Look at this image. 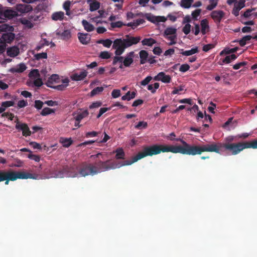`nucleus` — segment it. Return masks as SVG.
I'll return each mask as SVG.
<instances>
[{
  "mask_svg": "<svg viewBox=\"0 0 257 257\" xmlns=\"http://www.w3.org/2000/svg\"><path fill=\"white\" fill-rule=\"evenodd\" d=\"M170 140L180 142L182 145L173 146L155 144L145 147L143 151L134 156L132 160H126L125 164L131 165L146 157L153 156L158 155L161 153L171 152L175 154L180 153L183 155L193 156L192 145L180 138H171Z\"/></svg>",
  "mask_w": 257,
  "mask_h": 257,
  "instance_id": "obj_1",
  "label": "nucleus"
},
{
  "mask_svg": "<svg viewBox=\"0 0 257 257\" xmlns=\"http://www.w3.org/2000/svg\"><path fill=\"white\" fill-rule=\"evenodd\" d=\"M141 40V37L140 36L133 37L130 35L115 39L112 47L115 50V55L113 58L112 64L114 65L117 63H123V57L120 55L124 53L125 49L138 44Z\"/></svg>",
  "mask_w": 257,
  "mask_h": 257,
  "instance_id": "obj_2",
  "label": "nucleus"
},
{
  "mask_svg": "<svg viewBox=\"0 0 257 257\" xmlns=\"http://www.w3.org/2000/svg\"><path fill=\"white\" fill-rule=\"evenodd\" d=\"M104 155V153L101 152L90 156V158L94 160V163L92 164L96 175L101 172L128 165L125 164L126 161L121 164L117 163L115 161H113L111 160L104 161L103 158Z\"/></svg>",
  "mask_w": 257,
  "mask_h": 257,
  "instance_id": "obj_3",
  "label": "nucleus"
},
{
  "mask_svg": "<svg viewBox=\"0 0 257 257\" xmlns=\"http://www.w3.org/2000/svg\"><path fill=\"white\" fill-rule=\"evenodd\" d=\"M234 140V137L229 136L224 139V143H213L211 144H207L205 145H192L193 156L197 155H201L203 152H215L219 153L222 151V148L224 147L227 144H231Z\"/></svg>",
  "mask_w": 257,
  "mask_h": 257,
  "instance_id": "obj_4",
  "label": "nucleus"
},
{
  "mask_svg": "<svg viewBox=\"0 0 257 257\" xmlns=\"http://www.w3.org/2000/svg\"><path fill=\"white\" fill-rule=\"evenodd\" d=\"M38 175L25 172H17L12 170H0V182L5 181V185H8L10 181H14L18 179H37Z\"/></svg>",
  "mask_w": 257,
  "mask_h": 257,
  "instance_id": "obj_5",
  "label": "nucleus"
},
{
  "mask_svg": "<svg viewBox=\"0 0 257 257\" xmlns=\"http://www.w3.org/2000/svg\"><path fill=\"white\" fill-rule=\"evenodd\" d=\"M257 149V139L252 141L239 142L231 144H227L222 147L224 150L231 155H236L245 149Z\"/></svg>",
  "mask_w": 257,
  "mask_h": 257,
  "instance_id": "obj_6",
  "label": "nucleus"
},
{
  "mask_svg": "<svg viewBox=\"0 0 257 257\" xmlns=\"http://www.w3.org/2000/svg\"><path fill=\"white\" fill-rule=\"evenodd\" d=\"M78 174L82 177L88 175L93 176L96 175L92 164L84 162L80 164L76 168Z\"/></svg>",
  "mask_w": 257,
  "mask_h": 257,
  "instance_id": "obj_7",
  "label": "nucleus"
},
{
  "mask_svg": "<svg viewBox=\"0 0 257 257\" xmlns=\"http://www.w3.org/2000/svg\"><path fill=\"white\" fill-rule=\"evenodd\" d=\"M78 174V171L76 170L74 167H69L68 166H64L61 170L55 174L56 177L58 178L64 177H75Z\"/></svg>",
  "mask_w": 257,
  "mask_h": 257,
  "instance_id": "obj_8",
  "label": "nucleus"
},
{
  "mask_svg": "<svg viewBox=\"0 0 257 257\" xmlns=\"http://www.w3.org/2000/svg\"><path fill=\"white\" fill-rule=\"evenodd\" d=\"M17 124L16 125V128L17 130H21L22 131V134L23 136L28 137L31 135V132L26 123H19L18 122V119H17Z\"/></svg>",
  "mask_w": 257,
  "mask_h": 257,
  "instance_id": "obj_9",
  "label": "nucleus"
},
{
  "mask_svg": "<svg viewBox=\"0 0 257 257\" xmlns=\"http://www.w3.org/2000/svg\"><path fill=\"white\" fill-rule=\"evenodd\" d=\"M225 13L221 10L213 11L211 13V17L216 23H220L221 19L224 17Z\"/></svg>",
  "mask_w": 257,
  "mask_h": 257,
  "instance_id": "obj_10",
  "label": "nucleus"
},
{
  "mask_svg": "<svg viewBox=\"0 0 257 257\" xmlns=\"http://www.w3.org/2000/svg\"><path fill=\"white\" fill-rule=\"evenodd\" d=\"M16 10L21 14H25L32 11L33 8L29 4H20L16 5Z\"/></svg>",
  "mask_w": 257,
  "mask_h": 257,
  "instance_id": "obj_11",
  "label": "nucleus"
},
{
  "mask_svg": "<svg viewBox=\"0 0 257 257\" xmlns=\"http://www.w3.org/2000/svg\"><path fill=\"white\" fill-rule=\"evenodd\" d=\"M245 0H239L238 2L234 3V8L232 14L237 17L239 14V11L245 7Z\"/></svg>",
  "mask_w": 257,
  "mask_h": 257,
  "instance_id": "obj_12",
  "label": "nucleus"
},
{
  "mask_svg": "<svg viewBox=\"0 0 257 257\" xmlns=\"http://www.w3.org/2000/svg\"><path fill=\"white\" fill-rule=\"evenodd\" d=\"M154 79L156 81H161L164 83H170L171 77L170 75H166L164 72H161L154 77Z\"/></svg>",
  "mask_w": 257,
  "mask_h": 257,
  "instance_id": "obj_13",
  "label": "nucleus"
},
{
  "mask_svg": "<svg viewBox=\"0 0 257 257\" xmlns=\"http://www.w3.org/2000/svg\"><path fill=\"white\" fill-rule=\"evenodd\" d=\"M27 68L25 63H21L16 66L10 68L9 71L12 73H22L26 70Z\"/></svg>",
  "mask_w": 257,
  "mask_h": 257,
  "instance_id": "obj_14",
  "label": "nucleus"
},
{
  "mask_svg": "<svg viewBox=\"0 0 257 257\" xmlns=\"http://www.w3.org/2000/svg\"><path fill=\"white\" fill-rule=\"evenodd\" d=\"M15 35L12 32H6L3 34L1 41L6 43H11L15 39Z\"/></svg>",
  "mask_w": 257,
  "mask_h": 257,
  "instance_id": "obj_15",
  "label": "nucleus"
},
{
  "mask_svg": "<svg viewBox=\"0 0 257 257\" xmlns=\"http://www.w3.org/2000/svg\"><path fill=\"white\" fill-rule=\"evenodd\" d=\"M78 37L80 42L83 45L88 44L91 40L90 36L87 33H78Z\"/></svg>",
  "mask_w": 257,
  "mask_h": 257,
  "instance_id": "obj_16",
  "label": "nucleus"
},
{
  "mask_svg": "<svg viewBox=\"0 0 257 257\" xmlns=\"http://www.w3.org/2000/svg\"><path fill=\"white\" fill-rule=\"evenodd\" d=\"M134 52L133 51L128 53L126 56L123 58V65L126 67H129L133 63V57Z\"/></svg>",
  "mask_w": 257,
  "mask_h": 257,
  "instance_id": "obj_17",
  "label": "nucleus"
},
{
  "mask_svg": "<svg viewBox=\"0 0 257 257\" xmlns=\"http://www.w3.org/2000/svg\"><path fill=\"white\" fill-rule=\"evenodd\" d=\"M200 26L201 33L202 35H205L209 31L208 21L206 19L202 20L200 22Z\"/></svg>",
  "mask_w": 257,
  "mask_h": 257,
  "instance_id": "obj_18",
  "label": "nucleus"
},
{
  "mask_svg": "<svg viewBox=\"0 0 257 257\" xmlns=\"http://www.w3.org/2000/svg\"><path fill=\"white\" fill-rule=\"evenodd\" d=\"M17 16L18 14L16 11L10 9L6 10L4 11L3 20L6 19H11Z\"/></svg>",
  "mask_w": 257,
  "mask_h": 257,
  "instance_id": "obj_19",
  "label": "nucleus"
},
{
  "mask_svg": "<svg viewBox=\"0 0 257 257\" xmlns=\"http://www.w3.org/2000/svg\"><path fill=\"white\" fill-rule=\"evenodd\" d=\"M7 53L8 56L15 57L19 55L20 53L19 48L17 46L11 47L7 49Z\"/></svg>",
  "mask_w": 257,
  "mask_h": 257,
  "instance_id": "obj_20",
  "label": "nucleus"
},
{
  "mask_svg": "<svg viewBox=\"0 0 257 257\" xmlns=\"http://www.w3.org/2000/svg\"><path fill=\"white\" fill-rule=\"evenodd\" d=\"M59 80V76L57 74L52 75L48 79L46 82V85L49 87H52V84L54 82H58Z\"/></svg>",
  "mask_w": 257,
  "mask_h": 257,
  "instance_id": "obj_21",
  "label": "nucleus"
},
{
  "mask_svg": "<svg viewBox=\"0 0 257 257\" xmlns=\"http://www.w3.org/2000/svg\"><path fill=\"white\" fill-rule=\"evenodd\" d=\"M113 153H115V158L116 160H122L124 159L125 153L123 150L121 148H118L113 151Z\"/></svg>",
  "mask_w": 257,
  "mask_h": 257,
  "instance_id": "obj_22",
  "label": "nucleus"
},
{
  "mask_svg": "<svg viewBox=\"0 0 257 257\" xmlns=\"http://www.w3.org/2000/svg\"><path fill=\"white\" fill-rule=\"evenodd\" d=\"M59 142L62 144L64 147L68 148L72 144L73 141L71 138H66L61 137L59 139Z\"/></svg>",
  "mask_w": 257,
  "mask_h": 257,
  "instance_id": "obj_23",
  "label": "nucleus"
},
{
  "mask_svg": "<svg viewBox=\"0 0 257 257\" xmlns=\"http://www.w3.org/2000/svg\"><path fill=\"white\" fill-rule=\"evenodd\" d=\"M87 73L85 71H82L80 74L75 73L73 75L72 79L75 81L83 80L87 76Z\"/></svg>",
  "mask_w": 257,
  "mask_h": 257,
  "instance_id": "obj_24",
  "label": "nucleus"
},
{
  "mask_svg": "<svg viewBox=\"0 0 257 257\" xmlns=\"http://www.w3.org/2000/svg\"><path fill=\"white\" fill-rule=\"evenodd\" d=\"M69 82V79H68L67 78L65 79H63L62 80V82H63V84H60V85H56V86H53L52 85L51 88L55 89H57L58 90H61V91L63 90L68 85Z\"/></svg>",
  "mask_w": 257,
  "mask_h": 257,
  "instance_id": "obj_25",
  "label": "nucleus"
},
{
  "mask_svg": "<svg viewBox=\"0 0 257 257\" xmlns=\"http://www.w3.org/2000/svg\"><path fill=\"white\" fill-rule=\"evenodd\" d=\"M180 54L184 56H190L198 52V49L197 47L193 48L189 50L183 51V49L180 50Z\"/></svg>",
  "mask_w": 257,
  "mask_h": 257,
  "instance_id": "obj_26",
  "label": "nucleus"
},
{
  "mask_svg": "<svg viewBox=\"0 0 257 257\" xmlns=\"http://www.w3.org/2000/svg\"><path fill=\"white\" fill-rule=\"evenodd\" d=\"M57 35L60 36L63 40H68L71 37V32L69 30L64 31L63 32H57Z\"/></svg>",
  "mask_w": 257,
  "mask_h": 257,
  "instance_id": "obj_27",
  "label": "nucleus"
},
{
  "mask_svg": "<svg viewBox=\"0 0 257 257\" xmlns=\"http://www.w3.org/2000/svg\"><path fill=\"white\" fill-rule=\"evenodd\" d=\"M140 63L145 64L147 61L148 58V53L146 50H141L140 53Z\"/></svg>",
  "mask_w": 257,
  "mask_h": 257,
  "instance_id": "obj_28",
  "label": "nucleus"
},
{
  "mask_svg": "<svg viewBox=\"0 0 257 257\" xmlns=\"http://www.w3.org/2000/svg\"><path fill=\"white\" fill-rule=\"evenodd\" d=\"M64 18V13L61 11L54 13L52 15V19L54 21H62Z\"/></svg>",
  "mask_w": 257,
  "mask_h": 257,
  "instance_id": "obj_29",
  "label": "nucleus"
},
{
  "mask_svg": "<svg viewBox=\"0 0 257 257\" xmlns=\"http://www.w3.org/2000/svg\"><path fill=\"white\" fill-rule=\"evenodd\" d=\"M96 43L97 44H101L103 46L106 48H110L112 44H113V42H112L109 39H106L105 40L100 39L96 41Z\"/></svg>",
  "mask_w": 257,
  "mask_h": 257,
  "instance_id": "obj_30",
  "label": "nucleus"
},
{
  "mask_svg": "<svg viewBox=\"0 0 257 257\" xmlns=\"http://www.w3.org/2000/svg\"><path fill=\"white\" fill-rule=\"evenodd\" d=\"M82 24L84 29L87 32H92L94 30V27L85 20H82Z\"/></svg>",
  "mask_w": 257,
  "mask_h": 257,
  "instance_id": "obj_31",
  "label": "nucleus"
},
{
  "mask_svg": "<svg viewBox=\"0 0 257 257\" xmlns=\"http://www.w3.org/2000/svg\"><path fill=\"white\" fill-rule=\"evenodd\" d=\"M251 39V36L246 35L243 37L240 40L237 41V42L239 43V44L241 47H243L246 44V43Z\"/></svg>",
  "mask_w": 257,
  "mask_h": 257,
  "instance_id": "obj_32",
  "label": "nucleus"
},
{
  "mask_svg": "<svg viewBox=\"0 0 257 257\" xmlns=\"http://www.w3.org/2000/svg\"><path fill=\"white\" fill-rule=\"evenodd\" d=\"M136 93L135 91L131 92L130 91L126 92V93L121 97V99L123 100H130L135 97Z\"/></svg>",
  "mask_w": 257,
  "mask_h": 257,
  "instance_id": "obj_33",
  "label": "nucleus"
},
{
  "mask_svg": "<svg viewBox=\"0 0 257 257\" xmlns=\"http://www.w3.org/2000/svg\"><path fill=\"white\" fill-rule=\"evenodd\" d=\"M177 29L172 27H168L164 31V36L165 37L169 35H173L176 34Z\"/></svg>",
  "mask_w": 257,
  "mask_h": 257,
  "instance_id": "obj_34",
  "label": "nucleus"
},
{
  "mask_svg": "<svg viewBox=\"0 0 257 257\" xmlns=\"http://www.w3.org/2000/svg\"><path fill=\"white\" fill-rule=\"evenodd\" d=\"M194 0H181L180 2V6L185 9H189Z\"/></svg>",
  "mask_w": 257,
  "mask_h": 257,
  "instance_id": "obj_35",
  "label": "nucleus"
},
{
  "mask_svg": "<svg viewBox=\"0 0 257 257\" xmlns=\"http://www.w3.org/2000/svg\"><path fill=\"white\" fill-rule=\"evenodd\" d=\"M156 43V41L153 38H145L142 41V43L143 45L148 46H152Z\"/></svg>",
  "mask_w": 257,
  "mask_h": 257,
  "instance_id": "obj_36",
  "label": "nucleus"
},
{
  "mask_svg": "<svg viewBox=\"0 0 257 257\" xmlns=\"http://www.w3.org/2000/svg\"><path fill=\"white\" fill-rule=\"evenodd\" d=\"M236 58V55L233 54L230 55L226 56L225 58L222 60V62L224 63L228 64L230 63L232 61L235 60Z\"/></svg>",
  "mask_w": 257,
  "mask_h": 257,
  "instance_id": "obj_37",
  "label": "nucleus"
},
{
  "mask_svg": "<svg viewBox=\"0 0 257 257\" xmlns=\"http://www.w3.org/2000/svg\"><path fill=\"white\" fill-rule=\"evenodd\" d=\"M54 112L55 109L50 108L49 107H45L42 109L40 114L42 116H46Z\"/></svg>",
  "mask_w": 257,
  "mask_h": 257,
  "instance_id": "obj_38",
  "label": "nucleus"
},
{
  "mask_svg": "<svg viewBox=\"0 0 257 257\" xmlns=\"http://www.w3.org/2000/svg\"><path fill=\"white\" fill-rule=\"evenodd\" d=\"M89 10L90 11H94L98 10L100 7V3L97 1L92 2L89 4Z\"/></svg>",
  "mask_w": 257,
  "mask_h": 257,
  "instance_id": "obj_39",
  "label": "nucleus"
},
{
  "mask_svg": "<svg viewBox=\"0 0 257 257\" xmlns=\"http://www.w3.org/2000/svg\"><path fill=\"white\" fill-rule=\"evenodd\" d=\"M40 76L39 71L38 69H33L29 74V77L30 78H38Z\"/></svg>",
  "mask_w": 257,
  "mask_h": 257,
  "instance_id": "obj_40",
  "label": "nucleus"
},
{
  "mask_svg": "<svg viewBox=\"0 0 257 257\" xmlns=\"http://www.w3.org/2000/svg\"><path fill=\"white\" fill-rule=\"evenodd\" d=\"M210 5H208L206 7V9L208 11H211L214 9L217 5V2L216 0H210Z\"/></svg>",
  "mask_w": 257,
  "mask_h": 257,
  "instance_id": "obj_41",
  "label": "nucleus"
},
{
  "mask_svg": "<svg viewBox=\"0 0 257 257\" xmlns=\"http://www.w3.org/2000/svg\"><path fill=\"white\" fill-rule=\"evenodd\" d=\"M148 126V123L146 121H141L135 125V127L136 129L141 130L142 128H146Z\"/></svg>",
  "mask_w": 257,
  "mask_h": 257,
  "instance_id": "obj_42",
  "label": "nucleus"
},
{
  "mask_svg": "<svg viewBox=\"0 0 257 257\" xmlns=\"http://www.w3.org/2000/svg\"><path fill=\"white\" fill-rule=\"evenodd\" d=\"M36 60H39L41 59H46L47 58V54L46 52L38 53L34 55Z\"/></svg>",
  "mask_w": 257,
  "mask_h": 257,
  "instance_id": "obj_43",
  "label": "nucleus"
},
{
  "mask_svg": "<svg viewBox=\"0 0 257 257\" xmlns=\"http://www.w3.org/2000/svg\"><path fill=\"white\" fill-rule=\"evenodd\" d=\"M103 89H104L103 87H96V88H94L91 91V95L94 96V95L102 92Z\"/></svg>",
  "mask_w": 257,
  "mask_h": 257,
  "instance_id": "obj_44",
  "label": "nucleus"
},
{
  "mask_svg": "<svg viewBox=\"0 0 257 257\" xmlns=\"http://www.w3.org/2000/svg\"><path fill=\"white\" fill-rule=\"evenodd\" d=\"M99 57L103 59H107L110 58V53L108 51L101 52Z\"/></svg>",
  "mask_w": 257,
  "mask_h": 257,
  "instance_id": "obj_45",
  "label": "nucleus"
},
{
  "mask_svg": "<svg viewBox=\"0 0 257 257\" xmlns=\"http://www.w3.org/2000/svg\"><path fill=\"white\" fill-rule=\"evenodd\" d=\"M112 28H121L122 26H125V24L121 21H117L116 22H112L110 24Z\"/></svg>",
  "mask_w": 257,
  "mask_h": 257,
  "instance_id": "obj_46",
  "label": "nucleus"
},
{
  "mask_svg": "<svg viewBox=\"0 0 257 257\" xmlns=\"http://www.w3.org/2000/svg\"><path fill=\"white\" fill-rule=\"evenodd\" d=\"M191 26L189 24H186L183 28L182 31L185 34L188 35L191 31Z\"/></svg>",
  "mask_w": 257,
  "mask_h": 257,
  "instance_id": "obj_47",
  "label": "nucleus"
},
{
  "mask_svg": "<svg viewBox=\"0 0 257 257\" xmlns=\"http://www.w3.org/2000/svg\"><path fill=\"white\" fill-rule=\"evenodd\" d=\"M44 104V102L43 101L40 100H36L35 101L34 107L37 109L39 110L43 107Z\"/></svg>",
  "mask_w": 257,
  "mask_h": 257,
  "instance_id": "obj_48",
  "label": "nucleus"
},
{
  "mask_svg": "<svg viewBox=\"0 0 257 257\" xmlns=\"http://www.w3.org/2000/svg\"><path fill=\"white\" fill-rule=\"evenodd\" d=\"M201 12V9H196L195 11H193L191 14L193 19L197 20V18L200 15Z\"/></svg>",
  "mask_w": 257,
  "mask_h": 257,
  "instance_id": "obj_49",
  "label": "nucleus"
},
{
  "mask_svg": "<svg viewBox=\"0 0 257 257\" xmlns=\"http://www.w3.org/2000/svg\"><path fill=\"white\" fill-rule=\"evenodd\" d=\"M15 102L14 101H6L2 103V106L5 107V108L6 109L7 107L13 106Z\"/></svg>",
  "mask_w": 257,
  "mask_h": 257,
  "instance_id": "obj_50",
  "label": "nucleus"
},
{
  "mask_svg": "<svg viewBox=\"0 0 257 257\" xmlns=\"http://www.w3.org/2000/svg\"><path fill=\"white\" fill-rule=\"evenodd\" d=\"M190 69V66L187 64L181 65L179 68V71L181 72H186Z\"/></svg>",
  "mask_w": 257,
  "mask_h": 257,
  "instance_id": "obj_51",
  "label": "nucleus"
},
{
  "mask_svg": "<svg viewBox=\"0 0 257 257\" xmlns=\"http://www.w3.org/2000/svg\"><path fill=\"white\" fill-rule=\"evenodd\" d=\"M146 19L153 23H156L157 22V16L151 15L150 14H148L146 16Z\"/></svg>",
  "mask_w": 257,
  "mask_h": 257,
  "instance_id": "obj_52",
  "label": "nucleus"
},
{
  "mask_svg": "<svg viewBox=\"0 0 257 257\" xmlns=\"http://www.w3.org/2000/svg\"><path fill=\"white\" fill-rule=\"evenodd\" d=\"M28 157L29 159L34 160L37 162H39L40 161V157L39 155L29 154Z\"/></svg>",
  "mask_w": 257,
  "mask_h": 257,
  "instance_id": "obj_53",
  "label": "nucleus"
},
{
  "mask_svg": "<svg viewBox=\"0 0 257 257\" xmlns=\"http://www.w3.org/2000/svg\"><path fill=\"white\" fill-rule=\"evenodd\" d=\"M2 117H8V118L10 120H12L13 119V118H14L15 115L12 113L7 112H4L3 113H2Z\"/></svg>",
  "mask_w": 257,
  "mask_h": 257,
  "instance_id": "obj_54",
  "label": "nucleus"
},
{
  "mask_svg": "<svg viewBox=\"0 0 257 257\" xmlns=\"http://www.w3.org/2000/svg\"><path fill=\"white\" fill-rule=\"evenodd\" d=\"M247 64L246 62H241L235 64L233 66V68L235 70H237L240 68L241 67L244 66Z\"/></svg>",
  "mask_w": 257,
  "mask_h": 257,
  "instance_id": "obj_55",
  "label": "nucleus"
},
{
  "mask_svg": "<svg viewBox=\"0 0 257 257\" xmlns=\"http://www.w3.org/2000/svg\"><path fill=\"white\" fill-rule=\"evenodd\" d=\"M152 79V77L150 76H148L141 82V84L143 86H146Z\"/></svg>",
  "mask_w": 257,
  "mask_h": 257,
  "instance_id": "obj_56",
  "label": "nucleus"
},
{
  "mask_svg": "<svg viewBox=\"0 0 257 257\" xmlns=\"http://www.w3.org/2000/svg\"><path fill=\"white\" fill-rule=\"evenodd\" d=\"M111 95L113 98H117L120 96V90L119 89H114L111 92Z\"/></svg>",
  "mask_w": 257,
  "mask_h": 257,
  "instance_id": "obj_57",
  "label": "nucleus"
},
{
  "mask_svg": "<svg viewBox=\"0 0 257 257\" xmlns=\"http://www.w3.org/2000/svg\"><path fill=\"white\" fill-rule=\"evenodd\" d=\"M28 105V102L27 100H19L18 102V106L19 108H23Z\"/></svg>",
  "mask_w": 257,
  "mask_h": 257,
  "instance_id": "obj_58",
  "label": "nucleus"
},
{
  "mask_svg": "<svg viewBox=\"0 0 257 257\" xmlns=\"http://www.w3.org/2000/svg\"><path fill=\"white\" fill-rule=\"evenodd\" d=\"M30 145L34 149H41V146L40 144L37 143L35 142H32L30 143Z\"/></svg>",
  "mask_w": 257,
  "mask_h": 257,
  "instance_id": "obj_59",
  "label": "nucleus"
},
{
  "mask_svg": "<svg viewBox=\"0 0 257 257\" xmlns=\"http://www.w3.org/2000/svg\"><path fill=\"white\" fill-rule=\"evenodd\" d=\"M214 45L212 44L205 45L203 46L202 50L204 52H207L209 50H210V49L214 48Z\"/></svg>",
  "mask_w": 257,
  "mask_h": 257,
  "instance_id": "obj_60",
  "label": "nucleus"
},
{
  "mask_svg": "<svg viewBox=\"0 0 257 257\" xmlns=\"http://www.w3.org/2000/svg\"><path fill=\"white\" fill-rule=\"evenodd\" d=\"M192 32L195 35H198L200 32V27L199 24H195L194 28H192Z\"/></svg>",
  "mask_w": 257,
  "mask_h": 257,
  "instance_id": "obj_61",
  "label": "nucleus"
},
{
  "mask_svg": "<svg viewBox=\"0 0 257 257\" xmlns=\"http://www.w3.org/2000/svg\"><path fill=\"white\" fill-rule=\"evenodd\" d=\"M44 104H46L50 106L58 105V103L57 101H53L52 100L45 101Z\"/></svg>",
  "mask_w": 257,
  "mask_h": 257,
  "instance_id": "obj_62",
  "label": "nucleus"
},
{
  "mask_svg": "<svg viewBox=\"0 0 257 257\" xmlns=\"http://www.w3.org/2000/svg\"><path fill=\"white\" fill-rule=\"evenodd\" d=\"M43 83L42 80L40 78H36L34 81V84L36 86L40 87V86H41L43 85Z\"/></svg>",
  "mask_w": 257,
  "mask_h": 257,
  "instance_id": "obj_63",
  "label": "nucleus"
},
{
  "mask_svg": "<svg viewBox=\"0 0 257 257\" xmlns=\"http://www.w3.org/2000/svg\"><path fill=\"white\" fill-rule=\"evenodd\" d=\"M144 103V100L141 99H139L137 100H136L134 101L132 104V106L133 107H136Z\"/></svg>",
  "mask_w": 257,
  "mask_h": 257,
  "instance_id": "obj_64",
  "label": "nucleus"
}]
</instances>
